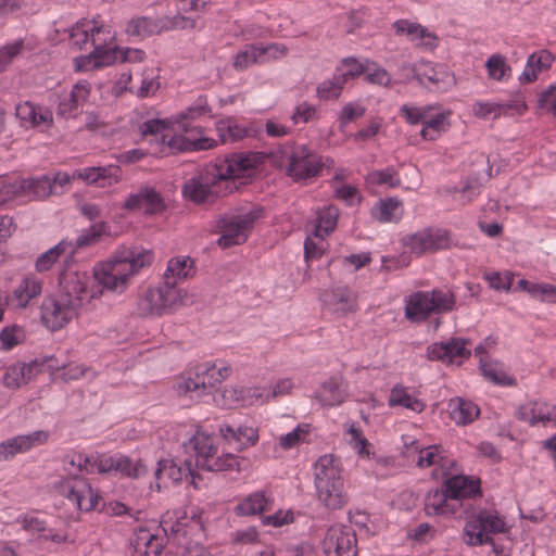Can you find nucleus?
Returning a JSON list of instances; mask_svg holds the SVG:
<instances>
[{
  "mask_svg": "<svg viewBox=\"0 0 556 556\" xmlns=\"http://www.w3.org/2000/svg\"><path fill=\"white\" fill-rule=\"evenodd\" d=\"M123 172L118 165L91 166L75 169L72 175L58 170L37 176L16 179L20 197L34 201H43L52 195H62L72 186V179H80L88 185L100 188L111 187L122 179Z\"/></svg>",
  "mask_w": 556,
  "mask_h": 556,
  "instance_id": "nucleus-1",
  "label": "nucleus"
},
{
  "mask_svg": "<svg viewBox=\"0 0 556 556\" xmlns=\"http://www.w3.org/2000/svg\"><path fill=\"white\" fill-rule=\"evenodd\" d=\"M152 261L150 250L139 247L121 248L110 260L94 266L92 275L96 289L121 294L128 288L130 278L143 267L150 266Z\"/></svg>",
  "mask_w": 556,
  "mask_h": 556,
  "instance_id": "nucleus-2",
  "label": "nucleus"
},
{
  "mask_svg": "<svg viewBox=\"0 0 556 556\" xmlns=\"http://www.w3.org/2000/svg\"><path fill=\"white\" fill-rule=\"evenodd\" d=\"M314 484L318 502L327 509L338 510L348 504L342 470L332 455L325 454L316 460Z\"/></svg>",
  "mask_w": 556,
  "mask_h": 556,
  "instance_id": "nucleus-3",
  "label": "nucleus"
},
{
  "mask_svg": "<svg viewBox=\"0 0 556 556\" xmlns=\"http://www.w3.org/2000/svg\"><path fill=\"white\" fill-rule=\"evenodd\" d=\"M264 218V208L252 204L237 207L229 213L219 215L216 219V230L220 233L217 240L223 249L244 243L255 223Z\"/></svg>",
  "mask_w": 556,
  "mask_h": 556,
  "instance_id": "nucleus-4",
  "label": "nucleus"
},
{
  "mask_svg": "<svg viewBox=\"0 0 556 556\" xmlns=\"http://www.w3.org/2000/svg\"><path fill=\"white\" fill-rule=\"evenodd\" d=\"M192 465L205 471L233 470L239 467L238 457L231 453H219L215 435L197 431L185 445Z\"/></svg>",
  "mask_w": 556,
  "mask_h": 556,
  "instance_id": "nucleus-5",
  "label": "nucleus"
},
{
  "mask_svg": "<svg viewBox=\"0 0 556 556\" xmlns=\"http://www.w3.org/2000/svg\"><path fill=\"white\" fill-rule=\"evenodd\" d=\"M509 530L505 517L496 509L482 508L467 518L463 541L468 546H482L492 542V535L505 534Z\"/></svg>",
  "mask_w": 556,
  "mask_h": 556,
  "instance_id": "nucleus-6",
  "label": "nucleus"
},
{
  "mask_svg": "<svg viewBox=\"0 0 556 556\" xmlns=\"http://www.w3.org/2000/svg\"><path fill=\"white\" fill-rule=\"evenodd\" d=\"M181 193L185 199L197 205H211L231 194V188L225 185L219 174L207 164L184 184Z\"/></svg>",
  "mask_w": 556,
  "mask_h": 556,
  "instance_id": "nucleus-7",
  "label": "nucleus"
},
{
  "mask_svg": "<svg viewBox=\"0 0 556 556\" xmlns=\"http://www.w3.org/2000/svg\"><path fill=\"white\" fill-rule=\"evenodd\" d=\"M220 180L231 188V193L238 190V179L249 178L257 166V157L253 153L232 152L220 155L210 163Z\"/></svg>",
  "mask_w": 556,
  "mask_h": 556,
  "instance_id": "nucleus-8",
  "label": "nucleus"
},
{
  "mask_svg": "<svg viewBox=\"0 0 556 556\" xmlns=\"http://www.w3.org/2000/svg\"><path fill=\"white\" fill-rule=\"evenodd\" d=\"M230 372L231 367L222 361L218 364L211 361L198 364L193 367L192 375L179 386V391L210 394Z\"/></svg>",
  "mask_w": 556,
  "mask_h": 556,
  "instance_id": "nucleus-9",
  "label": "nucleus"
},
{
  "mask_svg": "<svg viewBox=\"0 0 556 556\" xmlns=\"http://www.w3.org/2000/svg\"><path fill=\"white\" fill-rule=\"evenodd\" d=\"M285 149L283 153L288 155L287 175L294 181L317 177L326 164L323 156L305 144L287 146Z\"/></svg>",
  "mask_w": 556,
  "mask_h": 556,
  "instance_id": "nucleus-10",
  "label": "nucleus"
},
{
  "mask_svg": "<svg viewBox=\"0 0 556 556\" xmlns=\"http://www.w3.org/2000/svg\"><path fill=\"white\" fill-rule=\"evenodd\" d=\"M59 491L65 496L78 510L88 513L97 508L101 496L96 491L89 480L81 475H71L62 477L59 481Z\"/></svg>",
  "mask_w": 556,
  "mask_h": 556,
  "instance_id": "nucleus-11",
  "label": "nucleus"
},
{
  "mask_svg": "<svg viewBox=\"0 0 556 556\" xmlns=\"http://www.w3.org/2000/svg\"><path fill=\"white\" fill-rule=\"evenodd\" d=\"M179 301V291L174 288V280L163 279L156 288H149L144 295L138 300V314L163 315L173 309Z\"/></svg>",
  "mask_w": 556,
  "mask_h": 556,
  "instance_id": "nucleus-12",
  "label": "nucleus"
},
{
  "mask_svg": "<svg viewBox=\"0 0 556 556\" xmlns=\"http://www.w3.org/2000/svg\"><path fill=\"white\" fill-rule=\"evenodd\" d=\"M59 281V294L68 300H76L78 307L101 294V291L96 289L93 275L87 271L64 270L60 274Z\"/></svg>",
  "mask_w": 556,
  "mask_h": 556,
  "instance_id": "nucleus-13",
  "label": "nucleus"
},
{
  "mask_svg": "<svg viewBox=\"0 0 556 556\" xmlns=\"http://www.w3.org/2000/svg\"><path fill=\"white\" fill-rule=\"evenodd\" d=\"M75 301L68 300L61 294L46 298L40 306L42 324L52 331L62 329L77 316L80 307H78V302Z\"/></svg>",
  "mask_w": 556,
  "mask_h": 556,
  "instance_id": "nucleus-14",
  "label": "nucleus"
},
{
  "mask_svg": "<svg viewBox=\"0 0 556 556\" xmlns=\"http://www.w3.org/2000/svg\"><path fill=\"white\" fill-rule=\"evenodd\" d=\"M327 556H357L356 533L351 526H331L323 541Z\"/></svg>",
  "mask_w": 556,
  "mask_h": 556,
  "instance_id": "nucleus-15",
  "label": "nucleus"
},
{
  "mask_svg": "<svg viewBox=\"0 0 556 556\" xmlns=\"http://www.w3.org/2000/svg\"><path fill=\"white\" fill-rule=\"evenodd\" d=\"M194 478V469L192 460L186 458L184 462L173 458H163L157 462V467L154 471L155 481L150 483V488H155L157 491L167 488L168 482L178 483L184 479Z\"/></svg>",
  "mask_w": 556,
  "mask_h": 556,
  "instance_id": "nucleus-16",
  "label": "nucleus"
},
{
  "mask_svg": "<svg viewBox=\"0 0 556 556\" xmlns=\"http://www.w3.org/2000/svg\"><path fill=\"white\" fill-rule=\"evenodd\" d=\"M90 92V84L87 80H79L73 85L71 91L55 93L56 116L63 119L75 118Z\"/></svg>",
  "mask_w": 556,
  "mask_h": 556,
  "instance_id": "nucleus-17",
  "label": "nucleus"
},
{
  "mask_svg": "<svg viewBox=\"0 0 556 556\" xmlns=\"http://www.w3.org/2000/svg\"><path fill=\"white\" fill-rule=\"evenodd\" d=\"M218 431L228 445L237 451L254 446L260 439L257 428L248 422L224 421L218 426Z\"/></svg>",
  "mask_w": 556,
  "mask_h": 556,
  "instance_id": "nucleus-18",
  "label": "nucleus"
},
{
  "mask_svg": "<svg viewBox=\"0 0 556 556\" xmlns=\"http://www.w3.org/2000/svg\"><path fill=\"white\" fill-rule=\"evenodd\" d=\"M450 233L441 228H425L407 238L405 243L417 255L450 248Z\"/></svg>",
  "mask_w": 556,
  "mask_h": 556,
  "instance_id": "nucleus-19",
  "label": "nucleus"
},
{
  "mask_svg": "<svg viewBox=\"0 0 556 556\" xmlns=\"http://www.w3.org/2000/svg\"><path fill=\"white\" fill-rule=\"evenodd\" d=\"M126 211H139L144 208L147 215L161 214L166 210V203L162 194L153 187L141 186L136 192L130 193L124 204Z\"/></svg>",
  "mask_w": 556,
  "mask_h": 556,
  "instance_id": "nucleus-20",
  "label": "nucleus"
},
{
  "mask_svg": "<svg viewBox=\"0 0 556 556\" xmlns=\"http://www.w3.org/2000/svg\"><path fill=\"white\" fill-rule=\"evenodd\" d=\"M527 110V104L519 93L513 99L505 102H482L478 101L473 104L475 115L479 118H494L502 115H522Z\"/></svg>",
  "mask_w": 556,
  "mask_h": 556,
  "instance_id": "nucleus-21",
  "label": "nucleus"
},
{
  "mask_svg": "<svg viewBox=\"0 0 556 556\" xmlns=\"http://www.w3.org/2000/svg\"><path fill=\"white\" fill-rule=\"evenodd\" d=\"M15 115L23 126L49 129L53 126V113L49 108L30 101H24L15 106Z\"/></svg>",
  "mask_w": 556,
  "mask_h": 556,
  "instance_id": "nucleus-22",
  "label": "nucleus"
},
{
  "mask_svg": "<svg viewBox=\"0 0 556 556\" xmlns=\"http://www.w3.org/2000/svg\"><path fill=\"white\" fill-rule=\"evenodd\" d=\"M116 458L117 453L114 455L98 452L92 454L77 453L71 459H66L65 463L73 467L76 466L79 471L108 473L115 470Z\"/></svg>",
  "mask_w": 556,
  "mask_h": 556,
  "instance_id": "nucleus-23",
  "label": "nucleus"
},
{
  "mask_svg": "<svg viewBox=\"0 0 556 556\" xmlns=\"http://www.w3.org/2000/svg\"><path fill=\"white\" fill-rule=\"evenodd\" d=\"M275 498L269 491L257 490L244 496L233 507L238 517L262 516L273 509Z\"/></svg>",
  "mask_w": 556,
  "mask_h": 556,
  "instance_id": "nucleus-24",
  "label": "nucleus"
},
{
  "mask_svg": "<svg viewBox=\"0 0 556 556\" xmlns=\"http://www.w3.org/2000/svg\"><path fill=\"white\" fill-rule=\"evenodd\" d=\"M188 134L189 136L162 134L161 142L166 144L172 153L205 151L217 146V141L213 138L204 136L197 138L193 132Z\"/></svg>",
  "mask_w": 556,
  "mask_h": 556,
  "instance_id": "nucleus-25",
  "label": "nucleus"
},
{
  "mask_svg": "<svg viewBox=\"0 0 556 556\" xmlns=\"http://www.w3.org/2000/svg\"><path fill=\"white\" fill-rule=\"evenodd\" d=\"M48 432L38 430L28 434L16 435L0 443V460H9L16 454L25 453L48 440Z\"/></svg>",
  "mask_w": 556,
  "mask_h": 556,
  "instance_id": "nucleus-26",
  "label": "nucleus"
},
{
  "mask_svg": "<svg viewBox=\"0 0 556 556\" xmlns=\"http://www.w3.org/2000/svg\"><path fill=\"white\" fill-rule=\"evenodd\" d=\"M41 366L42 364L38 363V361H33L28 364L16 362L5 368L1 378L2 384L10 390L20 389L41 371Z\"/></svg>",
  "mask_w": 556,
  "mask_h": 556,
  "instance_id": "nucleus-27",
  "label": "nucleus"
},
{
  "mask_svg": "<svg viewBox=\"0 0 556 556\" xmlns=\"http://www.w3.org/2000/svg\"><path fill=\"white\" fill-rule=\"evenodd\" d=\"M517 417L531 426L556 424V405L541 401L528 402L518 408Z\"/></svg>",
  "mask_w": 556,
  "mask_h": 556,
  "instance_id": "nucleus-28",
  "label": "nucleus"
},
{
  "mask_svg": "<svg viewBox=\"0 0 556 556\" xmlns=\"http://www.w3.org/2000/svg\"><path fill=\"white\" fill-rule=\"evenodd\" d=\"M212 112L207 103V97L200 94L186 110L178 113L175 122L178 127L185 132L202 134L203 129L199 126H192L191 122L201 118L202 116H210Z\"/></svg>",
  "mask_w": 556,
  "mask_h": 556,
  "instance_id": "nucleus-29",
  "label": "nucleus"
},
{
  "mask_svg": "<svg viewBox=\"0 0 556 556\" xmlns=\"http://www.w3.org/2000/svg\"><path fill=\"white\" fill-rule=\"evenodd\" d=\"M443 486L451 501H462L481 495L480 479L472 477L453 476L444 481Z\"/></svg>",
  "mask_w": 556,
  "mask_h": 556,
  "instance_id": "nucleus-30",
  "label": "nucleus"
},
{
  "mask_svg": "<svg viewBox=\"0 0 556 556\" xmlns=\"http://www.w3.org/2000/svg\"><path fill=\"white\" fill-rule=\"evenodd\" d=\"M470 352L465 348V341L452 338L447 342H435L427 348V357L430 361L452 362L456 357H467Z\"/></svg>",
  "mask_w": 556,
  "mask_h": 556,
  "instance_id": "nucleus-31",
  "label": "nucleus"
},
{
  "mask_svg": "<svg viewBox=\"0 0 556 556\" xmlns=\"http://www.w3.org/2000/svg\"><path fill=\"white\" fill-rule=\"evenodd\" d=\"M394 28L397 34H407L416 46L433 49L439 45V38L420 24L399 20L394 23Z\"/></svg>",
  "mask_w": 556,
  "mask_h": 556,
  "instance_id": "nucleus-32",
  "label": "nucleus"
},
{
  "mask_svg": "<svg viewBox=\"0 0 556 556\" xmlns=\"http://www.w3.org/2000/svg\"><path fill=\"white\" fill-rule=\"evenodd\" d=\"M451 419L457 426H467L473 422L480 415L479 406L470 400L455 396L447 403Z\"/></svg>",
  "mask_w": 556,
  "mask_h": 556,
  "instance_id": "nucleus-33",
  "label": "nucleus"
},
{
  "mask_svg": "<svg viewBox=\"0 0 556 556\" xmlns=\"http://www.w3.org/2000/svg\"><path fill=\"white\" fill-rule=\"evenodd\" d=\"M165 28V22L161 18L138 16L127 23L126 33L129 37L143 39L160 34Z\"/></svg>",
  "mask_w": 556,
  "mask_h": 556,
  "instance_id": "nucleus-34",
  "label": "nucleus"
},
{
  "mask_svg": "<svg viewBox=\"0 0 556 556\" xmlns=\"http://www.w3.org/2000/svg\"><path fill=\"white\" fill-rule=\"evenodd\" d=\"M346 390L343 379L331 377L317 391V399L323 406H337L344 402Z\"/></svg>",
  "mask_w": 556,
  "mask_h": 556,
  "instance_id": "nucleus-35",
  "label": "nucleus"
},
{
  "mask_svg": "<svg viewBox=\"0 0 556 556\" xmlns=\"http://www.w3.org/2000/svg\"><path fill=\"white\" fill-rule=\"evenodd\" d=\"M433 314L428 291H418L409 295L405 305V317L413 323L426 320Z\"/></svg>",
  "mask_w": 556,
  "mask_h": 556,
  "instance_id": "nucleus-36",
  "label": "nucleus"
},
{
  "mask_svg": "<svg viewBox=\"0 0 556 556\" xmlns=\"http://www.w3.org/2000/svg\"><path fill=\"white\" fill-rule=\"evenodd\" d=\"M216 130L222 143H233L253 136V129L237 123L235 118L227 117L216 123Z\"/></svg>",
  "mask_w": 556,
  "mask_h": 556,
  "instance_id": "nucleus-37",
  "label": "nucleus"
},
{
  "mask_svg": "<svg viewBox=\"0 0 556 556\" xmlns=\"http://www.w3.org/2000/svg\"><path fill=\"white\" fill-rule=\"evenodd\" d=\"M446 121L447 114L445 112L439 111L430 105L420 130L422 139L427 141L438 139L441 132L446 130V126L448 125Z\"/></svg>",
  "mask_w": 556,
  "mask_h": 556,
  "instance_id": "nucleus-38",
  "label": "nucleus"
},
{
  "mask_svg": "<svg viewBox=\"0 0 556 556\" xmlns=\"http://www.w3.org/2000/svg\"><path fill=\"white\" fill-rule=\"evenodd\" d=\"M109 226L105 222H98L90 225L88 228L83 229L75 241H71L70 257L74 258V255L78 250L91 247L98 243L103 235L108 232Z\"/></svg>",
  "mask_w": 556,
  "mask_h": 556,
  "instance_id": "nucleus-39",
  "label": "nucleus"
},
{
  "mask_svg": "<svg viewBox=\"0 0 556 556\" xmlns=\"http://www.w3.org/2000/svg\"><path fill=\"white\" fill-rule=\"evenodd\" d=\"M132 547L138 556H160L164 544L162 538L141 529L132 541Z\"/></svg>",
  "mask_w": 556,
  "mask_h": 556,
  "instance_id": "nucleus-40",
  "label": "nucleus"
},
{
  "mask_svg": "<svg viewBox=\"0 0 556 556\" xmlns=\"http://www.w3.org/2000/svg\"><path fill=\"white\" fill-rule=\"evenodd\" d=\"M71 241L68 239H62L54 247L50 248L46 252L41 253L35 263V268L38 273H45L52 268V266L62 256H65V262L70 260Z\"/></svg>",
  "mask_w": 556,
  "mask_h": 556,
  "instance_id": "nucleus-41",
  "label": "nucleus"
},
{
  "mask_svg": "<svg viewBox=\"0 0 556 556\" xmlns=\"http://www.w3.org/2000/svg\"><path fill=\"white\" fill-rule=\"evenodd\" d=\"M450 495L445 492V488L430 490L426 495L425 510L428 516H439L446 514H455V506L448 503Z\"/></svg>",
  "mask_w": 556,
  "mask_h": 556,
  "instance_id": "nucleus-42",
  "label": "nucleus"
},
{
  "mask_svg": "<svg viewBox=\"0 0 556 556\" xmlns=\"http://www.w3.org/2000/svg\"><path fill=\"white\" fill-rule=\"evenodd\" d=\"M115 39V33L112 31L110 26L99 24L94 18L92 20V29L90 42L93 50H101L105 52H112L114 62H116V48L117 46L113 42Z\"/></svg>",
  "mask_w": 556,
  "mask_h": 556,
  "instance_id": "nucleus-43",
  "label": "nucleus"
},
{
  "mask_svg": "<svg viewBox=\"0 0 556 556\" xmlns=\"http://www.w3.org/2000/svg\"><path fill=\"white\" fill-rule=\"evenodd\" d=\"M371 214L380 223H397L403 215L402 201L395 197L380 199L372 207Z\"/></svg>",
  "mask_w": 556,
  "mask_h": 556,
  "instance_id": "nucleus-44",
  "label": "nucleus"
},
{
  "mask_svg": "<svg viewBox=\"0 0 556 556\" xmlns=\"http://www.w3.org/2000/svg\"><path fill=\"white\" fill-rule=\"evenodd\" d=\"M112 52L92 50L87 55H80L74 59V68L76 72H89L94 68H102L114 64Z\"/></svg>",
  "mask_w": 556,
  "mask_h": 556,
  "instance_id": "nucleus-45",
  "label": "nucleus"
},
{
  "mask_svg": "<svg viewBox=\"0 0 556 556\" xmlns=\"http://www.w3.org/2000/svg\"><path fill=\"white\" fill-rule=\"evenodd\" d=\"M194 275L193 260L189 256H178L168 261L163 279L174 280V288L177 283Z\"/></svg>",
  "mask_w": 556,
  "mask_h": 556,
  "instance_id": "nucleus-46",
  "label": "nucleus"
},
{
  "mask_svg": "<svg viewBox=\"0 0 556 556\" xmlns=\"http://www.w3.org/2000/svg\"><path fill=\"white\" fill-rule=\"evenodd\" d=\"M388 405L390 407L401 406L415 413H421L426 407L421 400L409 394L407 389L400 384L392 388Z\"/></svg>",
  "mask_w": 556,
  "mask_h": 556,
  "instance_id": "nucleus-47",
  "label": "nucleus"
},
{
  "mask_svg": "<svg viewBox=\"0 0 556 556\" xmlns=\"http://www.w3.org/2000/svg\"><path fill=\"white\" fill-rule=\"evenodd\" d=\"M42 291V283L35 277H26L13 291V299L18 307H26L29 301Z\"/></svg>",
  "mask_w": 556,
  "mask_h": 556,
  "instance_id": "nucleus-48",
  "label": "nucleus"
},
{
  "mask_svg": "<svg viewBox=\"0 0 556 556\" xmlns=\"http://www.w3.org/2000/svg\"><path fill=\"white\" fill-rule=\"evenodd\" d=\"M328 296V302L336 305L337 311H340L343 314L351 313L356 309V296L346 286L333 287Z\"/></svg>",
  "mask_w": 556,
  "mask_h": 556,
  "instance_id": "nucleus-49",
  "label": "nucleus"
},
{
  "mask_svg": "<svg viewBox=\"0 0 556 556\" xmlns=\"http://www.w3.org/2000/svg\"><path fill=\"white\" fill-rule=\"evenodd\" d=\"M271 50H278V45L273 43L266 47L251 46L245 50L238 52V54L235 58L233 66L239 71L245 70L249 66L257 63L260 61V58L264 56Z\"/></svg>",
  "mask_w": 556,
  "mask_h": 556,
  "instance_id": "nucleus-50",
  "label": "nucleus"
},
{
  "mask_svg": "<svg viewBox=\"0 0 556 556\" xmlns=\"http://www.w3.org/2000/svg\"><path fill=\"white\" fill-rule=\"evenodd\" d=\"M123 477L140 479L148 475V467L141 460L134 462L130 457L117 453L115 470Z\"/></svg>",
  "mask_w": 556,
  "mask_h": 556,
  "instance_id": "nucleus-51",
  "label": "nucleus"
},
{
  "mask_svg": "<svg viewBox=\"0 0 556 556\" xmlns=\"http://www.w3.org/2000/svg\"><path fill=\"white\" fill-rule=\"evenodd\" d=\"M371 66L372 64L368 60L359 62L357 59L349 56L341 61V64L336 68V72L346 84L350 79L356 78L363 74L365 75L366 71L370 70Z\"/></svg>",
  "mask_w": 556,
  "mask_h": 556,
  "instance_id": "nucleus-52",
  "label": "nucleus"
},
{
  "mask_svg": "<svg viewBox=\"0 0 556 556\" xmlns=\"http://www.w3.org/2000/svg\"><path fill=\"white\" fill-rule=\"evenodd\" d=\"M339 208L334 205L325 206L317 216L315 236L324 238L332 232L337 226Z\"/></svg>",
  "mask_w": 556,
  "mask_h": 556,
  "instance_id": "nucleus-53",
  "label": "nucleus"
},
{
  "mask_svg": "<svg viewBox=\"0 0 556 556\" xmlns=\"http://www.w3.org/2000/svg\"><path fill=\"white\" fill-rule=\"evenodd\" d=\"M345 86L344 79L334 71L329 79H325L318 84L316 93L320 100H337Z\"/></svg>",
  "mask_w": 556,
  "mask_h": 556,
  "instance_id": "nucleus-54",
  "label": "nucleus"
},
{
  "mask_svg": "<svg viewBox=\"0 0 556 556\" xmlns=\"http://www.w3.org/2000/svg\"><path fill=\"white\" fill-rule=\"evenodd\" d=\"M26 50L25 39L18 38L0 47V74L18 59Z\"/></svg>",
  "mask_w": 556,
  "mask_h": 556,
  "instance_id": "nucleus-55",
  "label": "nucleus"
},
{
  "mask_svg": "<svg viewBox=\"0 0 556 556\" xmlns=\"http://www.w3.org/2000/svg\"><path fill=\"white\" fill-rule=\"evenodd\" d=\"M428 295L433 314L448 313L455 307V296L450 291L433 289Z\"/></svg>",
  "mask_w": 556,
  "mask_h": 556,
  "instance_id": "nucleus-56",
  "label": "nucleus"
},
{
  "mask_svg": "<svg viewBox=\"0 0 556 556\" xmlns=\"http://www.w3.org/2000/svg\"><path fill=\"white\" fill-rule=\"evenodd\" d=\"M480 369L484 378L494 384L502 387H511L516 384V379L508 376L502 365L497 363H483L481 364Z\"/></svg>",
  "mask_w": 556,
  "mask_h": 556,
  "instance_id": "nucleus-57",
  "label": "nucleus"
},
{
  "mask_svg": "<svg viewBox=\"0 0 556 556\" xmlns=\"http://www.w3.org/2000/svg\"><path fill=\"white\" fill-rule=\"evenodd\" d=\"M92 29V20L83 18L78 21L71 29L70 39L72 43L79 49L86 47V45L90 41Z\"/></svg>",
  "mask_w": 556,
  "mask_h": 556,
  "instance_id": "nucleus-58",
  "label": "nucleus"
},
{
  "mask_svg": "<svg viewBox=\"0 0 556 556\" xmlns=\"http://www.w3.org/2000/svg\"><path fill=\"white\" fill-rule=\"evenodd\" d=\"M488 75L491 79L501 81L507 74H510L511 68L507 64L506 59L501 54H492L485 62Z\"/></svg>",
  "mask_w": 556,
  "mask_h": 556,
  "instance_id": "nucleus-59",
  "label": "nucleus"
},
{
  "mask_svg": "<svg viewBox=\"0 0 556 556\" xmlns=\"http://www.w3.org/2000/svg\"><path fill=\"white\" fill-rule=\"evenodd\" d=\"M367 180L375 185H387L391 188H395L401 185L399 173L392 166L369 173Z\"/></svg>",
  "mask_w": 556,
  "mask_h": 556,
  "instance_id": "nucleus-60",
  "label": "nucleus"
},
{
  "mask_svg": "<svg viewBox=\"0 0 556 556\" xmlns=\"http://www.w3.org/2000/svg\"><path fill=\"white\" fill-rule=\"evenodd\" d=\"M24 339V331L18 326L5 327L0 331V350H11Z\"/></svg>",
  "mask_w": 556,
  "mask_h": 556,
  "instance_id": "nucleus-61",
  "label": "nucleus"
},
{
  "mask_svg": "<svg viewBox=\"0 0 556 556\" xmlns=\"http://www.w3.org/2000/svg\"><path fill=\"white\" fill-rule=\"evenodd\" d=\"M429 109L430 105L415 106L410 104H403L400 108V113L409 125H422Z\"/></svg>",
  "mask_w": 556,
  "mask_h": 556,
  "instance_id": "nucleus-62",
  "label": "nucleus"
},
{
  "mask_svg": "<svg viewBox=\"0 0 556 556\" xmlns=\"http://www.w3.org/2000/svg\"><path fill=\"white\" fill-rule=\"evenodd\" d=\"M318 118L317 109L315 105L307 102H302L295 106L291 121L294 125L306 124Z\"/></svg>",
  "mask_w": 556,
  "mask_h": 556,
  "instance_id": "nucleus-63",
  "label": "nucleus"
},
{
  "mask_svg": "<svg viewBox=\"0 0 556 556\" xmlns=\"http://www.w3.org/2000/svg\"><path fill=\"white\" fill-rule=\"evenodd\" d=\"M443 457L440 454V447L438 445H429L420 448L417 466L419 468H427L433 465L441 464Z\"/></svg>",
  "mask_w": 556,
  "mask_h": 556,
  "instance_id": "nucleus-64",
  "label": "nucleus"
}]
</instances>
